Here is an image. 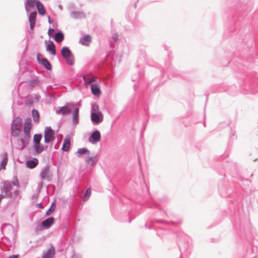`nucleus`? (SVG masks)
<instances>
[{
    "mask_svg": "<svg viewBox=\"0 0 258 258\" xmlns=\"http://www.w3.org/2000/svg\"><path fill=\"white\" fill-rule=\"evenodd\" d=\"M37 59L39 62H42V58H44L42 54L38 53L37 56Z\"/></svg>",
    "mask_w": 258,
    "mask_h": 258,
    "instance_id": "nucleus-33",
    "label": "nucleus"
},
{
    "mask_svg": "<svg viewBox=\"0 0 258 258\" xmlns=\"http://www.w3.org/2000/svg\"><path fill=\"white\" fill-rule=\"evenodd\" d=\"M79 108H76L73 114V121L75 124L78 123L79 120Z\"/></svg>",
    "mask_w": 258,
    "mask_h": 258,
    "instance_id": "nucleus-20",
    "label": "nucleus"
},
{
    "mask_svg": "<svg viewBox=\"0 0 258 258\" xmlns=\"http://www.w3.org/2000/svg\"><path fill=\"white\" fill-rule=\"evenodd\" d=\"M54 209H51V208H50L47 212H46V215H50L52 212L53 211H54Z\"/></svg>",
    "mask_w": 258,
    "mask_h": 258,
    "instance_id": "nucleus-34",
    "label": "nucleus"
},
{
    "mask_svg": "<svg viewBox=\"0 0 258 258\" xmlns=\"http://www.w3.org/2000/svg\"><path fill=\"white\" fill-rule=\"evenodd\" d=\"M92 37L90 35H86L84 37L80 39V42L83 45L88 46H89Z\"/></svg>",
    "mask_w": 258,
    "mask_h": 258,
    "instance_id": "nucleus-11",
    "label": "nucleus"
},
{
    "mask_svg": "<svg viewBox=\"0 0 258 258\" xmlns=\"http://www.w3.org/2000/svg\"><path fill=\"white\" fill-rule=\"evenodd\" d=\"M9 258H18V255H13L9 256Z\"/></svg>",
    "mask_w": 258,
    "mask_h": 258,
    "instance_id": "nucleus-37",
    "label": "nucleus"
},
{
    "mask_svg": "<svg viewBox=\"0 0 258 258\" xmlns=\"http://www.w3.org/2000/svg\"><path fill=\"white\" fill-rule=\"evenodd\" d=\"M12 188V184L8 181H4L2 183L1 185L2 192L5 194L6 196L10 198L11 197L12 194L11 190Z\"/></svg>",
    "mask_w": 258,
    "mask_h": 258,
    "instance_id": "nucleus-3",
    "label": "nucleus"
},
{
    "mask_svg": "<svg viewBox=\"0 0 258 258\" xmlns=\"http://www.w3.org/2000/svg\"><path fill=\"white\" fill-rule=\"evenodd\" d=\"M54 32V30L51 28L49 29L48 31V34L49 36H51Z\"/></svg>",
    "mask_w": 258,
    "mask_h": 258,
    "instance_id": "nucleus-32",
    "label": "nucleus"
},
{
    "mask_svg": "<svg viewBox=\"0 0 258 258\" xmlns=\"http://www.w3.org/2000/svg\"><path fill=\"white\" fill-rule=\"evenodd\" d=\"M34 148L37 154H39L44 150L43 146L42 145H41L40 144H34Z\"/></svg>",
    "mask_w": 258,
    "mask_h": 258,
    "instance_id": "nucleus-21",
    "label": "nucleus"
},
{
    "mask_svg": "<svg viewBox=\"0 0 258 258\" xmlns=\"http://www.w3.org/2000/svg\"><path fill=\"white\" fill-rule=\"evenodd\" d=\"M42 64L47 70L51 69V65L46 58H42Z\"/></svg>",
    "mask_w": 258,
    "mask_h": 258,
    "instance_id": "nucleus-22",
    "label": "nucleus"
},
{
    "mask_svg": "<svg viewBox=\"0 0 258 258\" xmlns=\"http://www.w3.org/2000/svg\"><path fill=\"white\" fill-rule=\"evenodd\" d=\"M91 91L92 93L96 96H99L101 93L100 87L98 84H94L91 86Z\"/></svg>",
    "mask_w": 258,
    "mask_h": 258,
    "instance_id": "nucleus-14",
    "label": "nucleus"
},
{
    "mask_svg": "<svg viewBox=\"0 0 258 258\" xmlns=\"http://www.w3.org/2000/svg\"><path fill=\"white\" fill-rule=\"evenodd\" d=\"M91 120L96 124H98L101 122L103 120V115L102 112L98 113H91Z\"/></svg>",
    "mask_w": 258,
    "mask_h": 258,
    "instance_id": "nucleus-5",
    "label": "nucleus"
},
{
    "mask_svg": "<svg viewBox=\"0 0 258 258\" xmlns=\"http://www.w3.org/2000/svg\"><path fill=\"white\" fill-rule=\"evenodd\" d=\"M98 113V112H101L99 110V107L98 104L94 103L93 104L92 106V109H91V113Z\"/></svg>",
    "mask_w": 258,
    "mask_h": 258,
    "instance_id": "nucleus-27",
    "label": "nucleus"
},
{
    "mask_svg": "<svg viewBox=\"0 0 258 258\" xmlns=\"http://www.w3.org/2000/svg\"><path fill=\"white\" fill-rule=\"evenodd\" d=\"M87 151H88V150L86 149L83 148V149H79L78 151V152L81 154H85V153H87Z\"/></svg>",
    "mask_w": 258,
    "mask_h": 258,
    "instance_id": "nucleus-31",
    "label": "nucleus"
},
{
    "mask_svg": "<svg viewBox=\"0 0 258 258\" xmlns=\"http://www.w3.org/2000/svg\"><path fill=\"white\" fill-rule=\"evenodd\" d=\"M54 208H55V204H54V203H53L51 205L50 208H51V209H54Z\"/></svg>",
    "mask_w": 258,
    "mask_h": 258,
    "instance_id": "nucleus-39",
    "label": "nucleus"
},
{
    "mask_svg": "<svg viewBox=\"0 0 258 258\" xmlns=\"http://www.w3.org/2000/svg\"><path fill=\"white\" fill-rule=\"evenodd\" d=\"M84 80L86 84H90L94 82H95L97 80V78L96 77H92L91 78H88V77L85 76L84 77Z\"/></svg>",
    "mask_w": 258,
    "mask_h": 258,
    "instance_id": "nucleus-23",
    "label": "nucleus"
},
{
    "mask_svg": "<svg viewBox=\"0 0 258 258\" xmlns=\"http://www.w3.org/2000/svg\"><path fill=\"white\" fill-rule=\"evenodd\" d=\"M62 56L66 59L67 62L69 65H73L74 63V59L71 51L68 47H64L61 51Z\"/></svg>",
    "mask_w": 258,
    "mask_h": 258,
    "instance_id": "nucleus-2",
    "label": "nucleus"
},
{
    "mask_svg": "<svg viewBox=\"0 0 258 258\" xmlns=\"http://www.w3.org/2000/svg\"><path fill=\"white\" fill-rule=\"evenodd\" d=\"M48 171L47 170H44L41 173V176L43 179H46L48 178Z\"/></svg>",
    "mask_w": 258,
    "mask_h": 258,
    "instance_id": "nucleus-29",
    "label": "nucleus"
},
{
    "mask_svg": "<svg viewBox=\"0 0 258 258\" xmlns=\"http://www.w3.org/2000/svg\"><path fill=\"white\" fill-rule=\"evenodd\" d=\"M56 112L59 114H66L70 113L71 110L67 107H62L59 109L57 110Z\"/></svg>",
    "mask_w": 258,
    "mask_h": 258,
    "instance_id": "nucleus-19",
    "label": "nucleus"
},
{
    "mask_svg": "<svg viewBox=\"0 0 258 258\" xmlns=\"http://www.w3.org/2000/svg\"><path fill=\"white\" fill-rule=\"evenodd\" d=\"M54 253L55 249L53 247H51L43 253L42 258H52Z\"/></svg>",
    "mask_w": 258,
    "mask_h": 258,
    "instance_id": "nucleus-16",
    "label": "nucleus"
},
{
    "mask_svg": "<svg viewBox=\"0 0 258 258\" xmlns=\"http://www.w3.org/2000/svg\"><path fill=\"white\" fill-rule=\"evenodd\" d=\"M54 132L50 127H47L45 131L44 139L46 143H49L54 139Z\"/></svg>",
    "mask_w": 258,
    "mask_h": 258,
    "instance_id": "nucleus-4",
    "label": "nucleus"
},
{
    "mask_svg": "<svg viewBox=\"0 0 258 258\" xmlns=\"http://www.w3.org/2000/svg\"><path fill=\"white\" fill-rule=\"evenodd\" d=\"M19 194V190H16L14 191V194L15 195L16 197H17Z\"/></svg>",
    "mask_w": 258,
    "mask_h": 258,
    "instance_id": "nucleus-36",
    "label": "nucleus"
},
{
    "mask_svg": "<svg viewBox=\"0 0 258 258\" xmlns=\"http://www.w3.org/2000/svg\"><path fill=\"white\" fill-rule=\"evenodd\" d=\"M54 39L58 43H60V42H62L64 39V36H63V34H62V33H61V32L57 33L55 35Z\"/></svg>",
    "mask_w": 258,
    "mask_h": 258,
    "instance_id": "nucleus-18",
    "label": "nucleus"
},
{
    "mask_svg": "<svg viewBox=\"0 0 258 258\" xmlns=\"http://www.w3.org/2000/svg\"><path fill=\"white\" fill-rule=\"evenodd\" d=\"M91 194V189L90 188L87 189V190L85 192V195L84 196V198H83V200L84 201H87L89 199Z\"/></svg>",
    "mask_w": 258,
    "mask_h": 258,
    "instance_id": "nucleus-28",
    "label": "nucleus"
},
{
    "mask_svg": "<svg viewBox=\"0 0 258 258\" xmlns=\"http://www.w3.org/2000/svg\"><path fill=\"white\" fill-rule=\"evenodd\" d=\"M46 50L49 51L52 55H55L56 53L55 46L54 43L49 40L46 44Z\"/></svg>",
    "mask_w": 258,
    "mask_h": 258,
    "instance_id": "nucleus-8",
    "label": "nucleus"
},
{
    "mask_svg": "<svg viewBox=\"0 0 258 258\" xmlns=\"http://www.w3.org/2000/svg\"><path fill=\"white\" fill-rule=\"evenodd\" d=\"M22 119L19 117H17L13 120L11 132L12 136L18 137L20 135L22 127Z\"/></svg>",
    "mask_w": 258,
    "mask_h": 258,
    "instance_id": "nucleus-1",
    "label": "nucleus"
},
{
    "mask_svg": "<svg viewBox=\"0 0 258 258\" xmlns=\"http://www.w3.org/2000/svg\"><path fill=\"white\" fill-rule=\"evenodd\" d=\"M12 184L14 185H15L17 187L19 186V181L16 177H15V179L13 181Z\"/></svg>",
    "mask_w": 258,
    "mask_h": 258,
    "instance_id": "nucleus-30",
    "label": "nucleus"
},
{
    "mask_svg": "<svg viewBox=\"0 0 258 258\" xmlns=\"http://www.w3.org/2000/svg\"><path fill=\"white\" fill-rule=\"evenodd\" d=\"M8 154H7V153H5L4 155L3 160L1 163V166H0L1 169H5L6 166L8 162Z\"/></svg>",
    "mask_w": 258,
    "mask_h": 258,
    "instance_id": "nucleus-17",
    "label": "nucleus"
},
{
    "mask_svg": "<svg viewBox=\"0 0 258 258\" xmlns=\"http://www.w3.org/2000/svg\"><path fill=\"white\" fill-rule=\"evenodd\" d=\"M36 15L37 14L36 12H32L31 13H30L29 16V21L30 23V29L32 30H33L35 27L36 19Z\"/></svg>",
    "mask_w": 258,
    "mask_h": 258,
    "instance_id": "nucleus-9",
    "label": "nucleus"
},
{
    "mask_svg": "<svg viewBox=\"0 0 258 258\" xmlns=\"http://www.w3.org/2000/svg\"><path fill=\"white\" fill-rule=\"evenodd\" d=\"M71 145V138L70 136H67L63 141V145L61 149L65 152L69 151Z\"/></svg>",
    "mask_w": 258,
    "mask_h": 258,
    "instance_id": "nucleus-10",
    "label": "nucleus"
},
{
    "mask_svg": "<svg viewBox=\"0 0 258 258\" xmlns=\"http://www.w3.org/2000/svg\"><path fill=\"white\" fill-rule=\"evenodd\" d=\"M101 135L98 131H94L89 138V142L92 144H95L100 140Z\"/></svg>",
    "mask_w": 258,
    "mask_h": 258,
    "instance_id": "nucleus-6",
    "label": "nucleus"
},
{
    "mask_svg": "<svg viewBox=\"0 0 258 258\" xmlns=\"http://www.w3.org/2000/svg\"><path fill=\"white\" fill-rule=\"evenodd\" d=\"M54 219L53 217H49L42 222V225L46 228H49L54 223Z\"/></svg>",
    "mask_w": 258,
    "mask_h": 258,
    "instance_id": "nucleus-12",
    "label": "nucleus"
},
{
    "mask_svg": "<svg viewBox=\"0 0 258 258\" xmlns=\"http://www.w3.org/2000/svg\"><path fill=\"white\" fill-rule=\"evenodd\" d=\"M36 5L39 14L41 15H44L45 13V10L42 4L39 1H37L36 2Z\"/></svg>",
    "mask_w": 258,
    "mask_h": 258,
    "instance_id": "nucleus-15",
    "label": "nucleus"
},
{
    "mask_svg": "<svg viewBox=\"0 0 258 258\" xmlns=\"http://www.w3.org/2000/svg\"><path fill=\"white\" fill-rule=\"evenodd\" d=\"M37 1L36 0H27L26 4L27 6L26 7V9L27 11H28V8H33L34 7L35 3H36Z\"/></svg>",
    "mask_w": 258,
    "mask_h": 258,
    "instance_id": "nucleus-25",
    "label": "nucleus"
},
{
    "mask_svg": "<svg viewBox=\"0 0 258 258\" xmlns=\"http://www.w3.org/2000/svg\"><path fill=\"white\" fill-rule=\"evenodd\" d=\"M38 164V160L36 158H34L33 160H28L26 163V166L29 168H34Z\"/></svg>",
    "mask_w": 258,
    "mask_h": 258,
    "instance_id": "nucleus-13",
    "label": "nucleus"
},
{
    "mask_svg": "<svg viewBox=\"0 0 258 258\" xmlns=\"http://www.w3.org/2000/svg\"><path fill=\"white\" fill-rule=\"evenodd\" d=\"M5 197H8V196H6L5 194L2 192V194L0 195V202L3 198Z\"/></svg>",
    "mask_w": 258,
    "mask_h": 258,
    "instance_id": "nucleus-35",
    "label": "nucleus"
},
{
    "mask_svg": "<svg viewBox=\"0 0 258 258\" xmlns=\"http://www.w3.org/2000/svg\"><path fill=\"white\" fill-rule=\"evenodd\" d=\"M42 139V135L40 134H36L34 136L33 141L34 144H40V141Z\"/></svg>",
    "mask_w": 258,
    "mask_h": 258,
    "instance_id": "nucleus-24",
    "label": "nucleus"
},
{
    "mask_svg": "<svg viewBox=\"0 0 258 258\" xmlns=\"http://www.w3.org/2000/svg\"><path fill=\"white\" fill-rule=\"evenodd\" d=\"M113 39L115 41H117V40H118V36L117 35H115L114 37H113Z\"/></svg>",
    "mask_w": 258,
    "mask_h": 258,
    "instance_id": "nucleus-38",
    "label": "nucleus"
},
{
    "mask_svg": "<svg viewBox=\"0 0 258 258\" xmlns=\"http://www.w3.org/2000/svg\"><path fill=\"white\" fill-rule=\"evenodd\" d=\"M32 128V124L30 118L26 119L24 126V132L25 134L29 137V134Z\"/></svg>",
    "mask_w": 258,
    "mask_h": 258,
    "instance_id": "nucleus-7",
    "label": "nucleus"
},
{
    "mask_svg": "<svg viewBox=\"0 0 258 258\" xmlns=\"http://www.w3.org/2000/svg\"><path fill=\"white\" fill-rule=\"evenodd\" d=\"M32 116H33V120H34L35 122H38L39 116V113L37 110H34V109L32 110Z\"/></svg>",
    "mask_w": 258,
    "mask_h": 258,
    "instance_id": "nucleus-26",
    "label": "nucleus"
}]
</instances>
